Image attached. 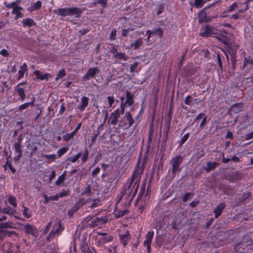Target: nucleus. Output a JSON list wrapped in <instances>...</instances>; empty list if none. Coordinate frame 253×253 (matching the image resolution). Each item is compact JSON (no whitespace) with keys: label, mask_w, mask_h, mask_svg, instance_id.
<instances>
[{"label":"nucleus","mask_w":253,"mask_h":253,"mask_svg":"<svg viewBox=\"0 0 253 253\" xmlns=\"http://www.w3.org/2000/svg\"><path fill=\"white\" fill-rule=\"evenodd\" d=\"M133 192L131 198L126 199L125 201H122V203L118 205H115V208L114 210V213L116 218L121 217L128 212V208L130 205L131 202L135 196Z\"/></svg>","instance_id":"obj_1"},{"label":"nucleus","mask_w":253,"mask_h":253,"mask_svg":"<svg viewBox=\"0 0 253 253\" xmlns=\"http://www.w3.org/2000/svg\"><path fill=\"white\" fill-rule=\"evenodd\" d=\"M135 120L130 112L126 111L123 117L119 121L118 126L125 130L128 129L133 126Z\"/></svg>","instance_id":"obj_2"},{"label":"nucleus","mask_w":253,"mask_h":253,"mask_svg":"<svg viewBox=\"0 0 253 253\" xmlns=\"http://www.w3.org/2000/svg\"><path fill=\"white\" fill-rule=\"evenodd\" d=\"M140 159L138 160L137 164L136 165L135 167V169L134 170V171L132 173L133 176H135V177H136V180L135 181L134 183V186H136L135 190H134V194H136L137 192L138 188L139 187V183L141 180V176L143 174L144 169V163H143L142 164H140Z\"/></svg>","instance_id":"obj_3"},{"label":"nucleus","mask_w":253,"mask_h":253,"mask_svg":"<svg viewBox=\"0 0 253 253\" xmlns=\"http://www.w3.org/2000/svg\"><path fill=\"white\" fill-rule=\"evenodd\" d=\"M183 161V157L180 155H178L172 158L170 165H171V172L173 175L181 171L179 167L182 163Z\"/></svg>","instance_id":"obj_4"},{"label":"nucleus","mask_w":253,"mask_h":253,"mask_svg":"<svg viewBox=\"0 0 253 253\" xmlns=\"http://www.w3.org/2000/svg\"><path fill=\"white\" fill-rule=\"evenodd\" d=\"M64 230V227L61 225L60 221L55 223L52 230L46 237V240L50 241L55 238L56 235H60Z\"/></svg>","instance_id":"obj_5"},{"label":"nucleus","mask_w":253,"mask_h":253,"mask_svg":"<svg viewBox=\"0 0 253 253\" xmlns=\"http://www.w3.org/2000/svg\"><path fill=\"white\" fill-rule=\"evenodd\" d=\"M2 253H20L19 245L11 242H7L3 244L2 248Z\"/></svg>","instance_id":"obj_6"},{"label":"nucleus","mask_w":253,"mask_h":253,"mask_svg":"<svg viewBox=\"0 0 253 253\" xmlns=\"http://www.w3.org/2000/svg\"><path fill=\"white\" fill-rule=\"evenodd\" d=\"M136 180V177L132 174L131 177L128 178L127 182L126 183L123 187V189L126 192L127 194H130L132 195L133 192V189H135L136 186H134V183Z\"/></svg>","instance_id":"obj_7"},{"label":"nucleus","mask_w":253,"mask_h":253,"mask_svg":"<svg viewBox=\"0 0 253 253\" xmlns=\"http://www.w3.org/2000/svg\"><path fill=\"white\" fill-rule=\"evenodd\" d=\"M215 29L214 26L208 24L202 28L199 35L203 38L210 37L215 34Z\"/></svg>","instance_id":"obj_8"},{"label":"nucleus","mask_w":253,"mask_h":253,"mask_svg":"<svg viewBox=\"0 0 253 253\" xmlns=\"http://www.w3.org/2000/svg\"><path fill=\"white\" fill-rule=\"evenodd\" d=\"M108 218L107 215L102 216L100 217H97L91 220L88 225L92 228L102 226L108 221Z\"/></svg>","instance_id":"obj_9"},{"label":"nucleus","mask_w":253,"mask_h":253,"mask_svg":"<svg viewBox=\"0 0 253 253\" xmlns=\"http://www.w3.org/2000/svg\"><path fill=\"white\" fill-rule=\"evenodd\" d=\"M24 230L25 233L27 235H30L34 237H37L38 235V232L36 227L33 225L29 223L23 225Z\"/></svg>","instance_id":"obj_10"},{"label":"nucleus","mask_w":253,"mask_h":253,"mask_svg":"<svg viewBox=\"0 0 253 253\" xmlns=\"http://www.w3.org/2000/svg\"><path fill=\"white\" fill-rule=\"evenodd\" d=\"M121 114L119 112V109L115 110L113 112L110 114L108 123L111 125H116L117 123H119V118H120Z\"/></svg>","instance_id":"obj_11"},{"label":"nucleus","mask_w":253,"mask_h":253,"mask_svg":"<svg viewBox=\"0 0 253 253\" xmlns=\"http://www.w3.org/2000/svg\"><path fill=\"white\" fill-rule=\"evenodd\" d=\"M80 248L82 253H92L86 241V237H83L80 242Z\"/></svg>","instance_id":"obj_12"},{"label":"nucleus","mask_w":253,"mask_h":253,"mask_svg":"<svg viewBox=\"0 0 253 253\" xmlns=\"http://www.w3.org/2000/svg\"><path fill=\"white\" fill-rule=\"evenodd\" d=\"M99 72L97 67L89 68L83 77V80L84 81H88L90 78H93Z\"/></svg>","instance_id":"obj_13"},{"label":"nucleus","mask_w":253,"mask_h":253,"mask_svg":"<svg viewBox=\"0 0 253 253\" xmlns=\"http://www.w3.org/2000/svg\"><path fill=\"white\" fill-rule=\"evenodd\" d=\"M132 195L130 194L126 193V192L122 188L120 193L116 198V205H118L120 204L121 201H125L126 199L131 198Z\"/></svg>","instance_id":"obj_14"},{"label":"nucleus","mask_w":253,"mask_h":253,"mask_svg":"<svg viewBox=\"0 0 253 253\" xmlns=\"http://www.w3.org/2000/svg\"><path fill=\"white\" fill-rule=\"evenodd\" d=\"M14 154H15L14 160L15 161H18L20 159L22 155V144H19V143H14Z\"/></svg>","instance_id":"obj_15"},{"label":"nucleus","mask_w":253,"mask_h":253,"mask_svg":"<svg viewBox=\"0 0 253 253\" xmlns=\"http://www.w3.org/2000/svg\"><path fill=\"white\" fill-rule=\"evenodd\" d=\"M113 239V237L110 234L106 235L105 236L100 237L97 240V246H99L111 242Z\"/></svg>","instance_id":"obj_16"},{"label":"nucleus","mask_w":253,"mask_h":253,"mask_svg":"<svg viewBox=\"0 0 253 253\" xmlns=\"http://www.w3.org/2000/svg\"><path fill=\"white\" fill-rule=\"evenodd\" d=\"M54 13L62 17L71 16L70 8L68 7L58 8L54 10Z\"/></svg>","instance_id":"obj_17"},{"label":"nucleus","mask_w":253,"mask_h":253,"mask_svg":"<svg viewBox=\"0 0 253 253\" xmlns=\"http://www.w3.org/2000/svg\"><path fill=\"white\" fill-rule=\"evenodd\" d=\"M226 207V205L224 203H219L214 209L213 212L214 213V217L218 218L223 212Z\"/></svg>","instance_id":"obj_18"},{"label":"nucleus","mask_w":253,"mask_h":253,"mask_svg":"<svg viewBox=\"0 0 253 253\" xmlns=\"http://www.w3.org/2000/svg\"><path fill=\"white\" fill-rule=\"evenodd\" d=\"M130 239V234L128 231H126L124 234H119L120 241L124 247L127 246Z\"/></svg>","instance_id":"obj_19"},{"label":"nucleus","mask_w":253,"mask_h":253,"mask_svg":"<svg viewBox=\"0 0 253 253\" xmlns=\"http://www.w3.org/2000/svg\"><path fill=\"white\" fill-rule=\"evenodd\" d=\"M207 7V6H206L203 9L201 10L198 13L199 23H202L203 22H208L210 20V19L207 17V13L205 12V10Z\"/></svg>","instance_id":"obj_20"},{"label":"nucleus","mask_w":253,"mask_h":253,"mask_svg":"<svg viewBox=\"0 0 253 253\" xmlns=\"http://www.w3.org/2000/svg\"><path fill=\"white\" fill-rule=\"evenodd\" d=\"M146 188V179L143 180L141 185V187L139 192V193L137 195V197L136 198V199L135 202V207H137V205L138 204V203L140 199H141L142 197L143 196Z\"/></svg>","instance_id":"obj_21"},{"label":"nucleus","mask_w":253,"mask_h":253,"mask_svg":"<svg viewBox=\"0 0 253 253\" xmlns=\"http://www.w3.org/2000/svg\"><path fill=\"white\" fill-rule=\"evenodd\" d=\"M71 16H74L75 18H80L84 11V9L72 7L70 8Z\"/></svg>","instance_id":"obj_22"},{"label":"nucleus","mask_w":253,"mask_h":253,"mask_svg":"<svg viewBox=\"0 0 253 253\" xmlns=\"http://www.w3.org/2000/svg\"><path fill=\"white\" fill-rule=\"evenodd\" d=\"M126 99L125 102L127 105V106L130 107L132 106L134 103V94L129 91H126Z\"/></svg>","instance_id":"obj_23"},{"label":"nucleus","mask_w":253,"mask_h":253,"mask_svg":"<svg viewBox=\"0 0 253 253\" xmlns=\"http://www.w3.org/2000/svg\"><path fill=\"white\" fill-rule=\"evenodd\" d=\"M27 72H28L27 65L26 63H24L22 64V65H21L20 67V69L18 72V76L16 77L17 80H19L23 78L24 76V74L25 73H27Z\"/></svg>","instance_id":"obj_24"},{"label":"nucleus","mask_w":253,"mask_h":253,"mask_svg":"<svg viewBox=\"0 0 253 253\" xmlns=\"http://www.w3.org/2000/svg\"><path fill=\"white\" fill-rule=\"evenodd\" d=\"M14 91L19 96V99L22 101H24L26 97L24 88L18 86V85H16L14 87Z\"/></svg>","instance_id":"obj_25"},{"label":"nucleus","mask_w":253,"mask_h":253,"mask_svg":"<svg viewBox=\"0 0 253 253\" xmlns=\"http://www.w3.org/2000/svg\"><path fill=\"white\" fill-rule=\"evenodd\" d=\"M81 104L78 107L80 111H84L88 105L89 98L86 96H83L81 98Z\"/></svg>","instance_id":"obj_26"},{"label":"nucleus","mask_w":253,"mask_h":253,"mask_svg":"<svg viewBox=\"0 0 253 253\" xmlns=\"http://www.w3.org/2000/svg\"><path fill=\"white\" fill-rule=\"evenodd\" d=\"M154 235L153 231H150L145 235V240L143 242L144 245L151 244L152 239Z\"/></svg>","instance_id":"obj_27"},{"label":"nucleus","mask_w":253,"mask_h":253,"mask_svg":"<svg viewBox=\"0 0 253 253\" xmlns=\"http://www.w3.org/2000/svg\"><path fill=\"white\" fill-rule=\"evenodd\" d=\"M243 104L242 103H236L232 105L231 108V110L234 113H238L242 111L243 108Z\"/></svg>","instance_id":"obj_28"},{"label":"nucleus","mask_w":253,"mask_h":253,"mask_svg":"<svg viewBox=\"0 0 253 253\" xmlns=\"http://www.w3.org/2000/svg\"><path fill=\"white\" fill-rule=\"evenodd\" d=\"M15 211V210L11 208L9 206H7L2 209L0 208V213H5L9 215H13Z\"/></svg>","instance_id":"obj_29"},{"label":"nucleus","mask_w":253,"mask_h":253,"mask_svg":"<svg viewBox=\"0 0 253 253\" xmlns=\"http://www.w3.org/2000/svg\"><path fill=\"white\" fill-rule=\"evenodd\" d=\"M210 0H194V2L192 3L190 2V5H193L196 8H200L202 7L204 4Z\"/></svg>","instance_id":"obj_30"},{"label":"nucleus","mask_w":253,"mask_h":253,"mask_svg":"<svg viewBox=\"0 0 253 253\" xmlns=\"http://www.w3.org/2000/svg\"><path fill=\"white\" fill-rule=\"evenodd\" d=\"M23 9V8L21 6H18L16 7V8H14V9L12 11V14H15L16 16L15 17V19H18L19 18H21L23 17V14L20 12Z\"/></svg>","instance_id":"obj_31"},{"label":"nucleus","mask_w":253,"mask_h":253,"mask_svg":"<svg viewBox=\"0 0 253 253\" xmlns=\"http://www.w3.org/2000/svg\"><path fill=\"white\" fill-rule=\"evenodd\" d=\"M22 24L24 27L28 26L29 27H31L36 25V23L33 19L28 18L23 20Z\"/></svg>","instance_id":"obj_32"},{"label":"nucleus","mask_w":253,"mask_h":253,"mask_svg":"<svg viewBox=\"0 0 253 253\" xmlns=\"http://www.w3.org/2000/svg\"><path fill=\"white\" fill-rule=\"evenodd\" d=\"M143 40L141 38H139L137 40L135 41L133 43L130 44L131 47H132L134 50H136L142 45Z\"/></svg>","instance_id":"obj_33"},{"label":"nucleus","mask_w":253,"mask_h":253,"mask_svg":"<svg viewBox=\"0 0 253 253\" xmlns=\"http://www.w3.org/2000/svg\"><path fill=\"white\" fill-rule=\"evenodd\" d=\"M100 4L101 6V11L102 12L104 9L107 6V0H95L93 2V4L96 5L97 4Z\"/></svg>","instance_id":"obj_34"},{"label":"nucleus","mask_w":253,"mask_h":253,"mask_svg":"<svg viewBox=\"0 0 253 253\" xmlns=\"http://www.w3.org/2000/svg\"><path fill=\"white\" fill-rule=\"evenodd\" d=\"M88 202L90 201L92 202L91 204L89 206V207L92 209H94L96 207H97L101 205V201L99 199H87Z\"/></svg>","instance_id":"obj_35"},{"label":"nucleus","mask_w":253,"mask_h":253,"mask_svg":"<svg viewBox=\"0 0 253 253\" xmlns=\"http://www.w3.org/2000/svg\"><path fill=\"white\" fill-rule=\"evenodd\" d=\"M42 2L40 0H38L32 4L30 7V10L32 11L40 9L42 7Z\"/></svg>","instance_id":"obj_36"},{"label":"nucleus","mask_w":253,"mask_h":253,"mask_svg":"<svg viewBox=\"0 0 253 253\" xmlns=\"http://www.w3.org/2000/svg\"><path fill=\"white\" fill-rule=\"evenodd\" d=\"M43 197L44 198V201H43L44 204H47L49 200H52V201L58 200V197H57V196H56V195L48 197L47 195L43 194Z\"/></svg>","instance_id":"obj_37"},{"label":"nucleus","mask_w":253,"mask_h":253,"mask_svg":"<svg viewBox=\"0 0 253 253\" xmlns=\"http://www.w3.org/2000/svg\"><path fill=\"white\" fill-rule=\"evenodd\" d=\"M23 210L22 211L23 216L26 218H29L31 217V211L24 205H22Z\"/></svg>","instance_id":"obj_38"},{"label":"nucleus","mask_w":253,"mask_h":253,"mask_svg":"<svg viewBox=\"0 0 253 253\" xmlns=\"http://www.w3.org/2000/svg\"><path fill=\"white\" fill-rule=\"evenodd\" d=\"M114 58L126 61L128 59V56L126 55L124 52H119L118 54H116Z\"/></svg>","instance_id":"obj_39"},{"label":"nucleus","mask_w":253,"mask_h":253,"mask_svg":"<svg viewBox=\"0 0 253 253\" xmlns=\"http://www.w3.org/2000/svg\"><path fill=\"white\" fill-rule=\"evenodd\" d=\"M35 99L31 102L25 103L21 105H20L18 107L19 111H22L26 108H27L29 106H32L34 104Z\"/></svg>","instance_id":"obj_40"},{"label":"nucleus","mask_w":253,"mask_h":253,"mask_svg":"<svg viewBox=\"0 0 253 253\" xmlns=\"http://www.w3.org/2000/svg\"><path fill=\"white\" fill-rule=\"evenodd\" d=\"M76 135V133H75L73 131H72L70 133H66L63 135V140L65 142H67L70 139L74 137Z\"/></svg>","instance_id":"obj_41"},{"label":"nucleus","mask_w":253,"mask_h":253,"mask_svg":"<svg viewBox=\"0 0 253 253\" xmlns=\"http://www.w3.org/2000/svg\"><path fill=\"white\" fill-rule=\"evenodd\" d=\"M218 164L216 162H208L207 163V168L206 169V170L208 172L211 170H212L214 169Z\"/></svg>","instance_id":"obj_42"},{"label":"nucleus","mask_w":253,"mask_h":253,"mask_svg":"<svg viewBox=\"0 0 253 253\" xmlns=\"http://www.w3.org/2000/svg\"><path fill=\"white\" fill-rule=\"evenodd\" d=\"M189 133L188 132L186 133L181 138L180 141H177V143L178 144V148H180L182 146V145L185 143V142L188 140L189 137Z\"/></svg>","instance_id":"obj_43"},{"label":"nucleus","mask_w":253,"mask_h":253,"mask_svg":"<svg viewBox=\"0 0 253 253\" xmlns=\"http://www.w3.org/2000/svg\"><path fill=\"white\" fill-rule=\"evenodd\" d=\"M153 32L154 35H157L160 38L163 37L164 32L160 27L153 28Z\"/></svg>","instance_id":"obj_44"},{"label":"nucleus","mask_w":253,"mask_h":253,"mask_svg":"<svg viewBox=\"0 0 253 253\" xmlns=\"http://www.w3.org/2000/svg\"><path fill=\"white\" fill-rule=\"evenodd\" d=\"M89 152L87 148H85L83 155L81 157V161L83 163H85L88 160Z\"/></svg>","instance_id":"obj_45"},{"label":"nucleus","mask_w":253,"mask_h":253,"mask_svg":"<svg viewBox=\"0 0 253 253\" xmlns=\"http://www.w3.org/2000/svg\"><path fill=\"white\" fill-rule=\"evenodd\" d=\"M44 157L45 158L47 163L53 162L56 159V156L55 154H46L44 156Z\"/></svg>","instance_id":"obj_46"},{"label":"nucleus","mask_w":253,"mask_h":253,"mask_svg":"<svg viewBox=\"0 0 253 253\" xmlns=\"http://www.w3.org/2000/svg\"><path fill=\"white\" fill-rule=\"evenodd\" d=\"M157 10L156 11V14L157 15H160L165 10L164 4L162 3H159L157 4Z\"/></svg>","instance_id":"obj_47"},{"label":"nucleus","mask_w":253,"mask_h":253,"mask_svg":"<svg viewBox=\"0 0 253 253\" xmlns=\"http://www.w3.org/2000/svg\"><path fill=\"white\" fill-rule=\"evenodd\" d=\"M65 179V172L58 176L57 180L55 181V184L59 186L64 181Z\"/></svg>","instance_id":"obj_48"},{"label":"nucleus","mask_w":253,"mask_h":253,"mask_svg":"<svg viewBox=\"0 0 253 253\" xmlns=\"http://www.w3.org/2000/svg\"><path fill=\"white\" fill-rule=\"evenodd\" d=\"M68 150V148L66 147H62L59 149L57 151L58 157L60 158L64 154H65Z\"/></svg>","instance_id":"obj_49"},{"label":"nucleus","mask_w":253,"mask_h":253,"mask_svg":"<svg viewBox=\"0 0 253 253\" xmlns=\"http://www.w3.org/2000/svg\"><path fill=\"white\" fill-rule=\"evenodd\" d=\"M8 202L10 204V205L16 208L17 207V203L16 198L13 197L12 196H10L8 198Z\"/></svg>","instance_id":"obj_50"},{"label":"nucleus","mask_w":253,"mask_h":253,"mask_svg":"<svg viewBox=\"0 0 253 253\" xmlns=\"http://www.w3.org/2000/svg\"><path fill=\"white\" fill-rule=\"evenodd\" d=\"M116 248L117 247L115 246L112 247V248H110L109 247L104 246L103 249L101 251V252L104 253L105 251H106L108 253H112L113 251H114L115 253H116Z\"/></svg>","instance_id":"obj_51"},{"label":"nucleus","mask_w":253,"mask_h":253,"mask_svg":"<svg viewBox=\"0 0 253 253\" xmlns=\"http://www.w3.org/2000/svg\"><path fill=\"white\" fill-rule=\"evenodd\" d=\"M126 107H128L127 106V105L125 103V102H121V104H120V108H118L119 109V112L120 113V114H121L122 115H123L124 114H125V108Z\"/></svg>","instance_id":"obj_52"},{"label":"nucleus","mask_w":253,"mask_h":253,"mask_svg":"<svg viewBox=\"0 0 253 253\" xmlns=\"http://www.w3.org/2000/svg\"><path fill=\"white\" fill-rule=\"evenodd\" d=\"M82 153L81 152H79L75 155L74 156L71 157L69 158L68 160L72 163H75L77 162L79 158L81 156Z\"/></svg>","instance_id":"obj_53"},{"label":"nucleus","mask_w":253,"mask_h":253,"mask_svg":"<svg viewBox=\"0 0 253 253\" xmlns=\"http://www.w3.org/2000/svg\"><path fill=\"white\" fill-rule=\"evenodd\" d=\"M2 229H8L13 228V224L11 222L7 221L1 223Z\"/></svg>","instance_id":"obj_54"},{"label":"nucleus","mask_w":253,"mask_h":253,"mask_svg":"<svg viewBox=\"0 0 253 253\" xmlns=\"http://www.w3.org/2000/svg\"><path fill=\"white\" fill-rule=\"evenodd\" d=\"M66 75L65 71L64 69H62L59 71L58 73L57 74L56 77H55V80L58 81L59 79L63 78Z\"/></svg>","instance_id":"obj_55"},{"label":"nucleus","mask_w":253,"mask_h":253,"mask_svg":"<svg viewBox=\"0 0 253 253\" xmlns=\"http://www.w3.org/2000/svg\"><path fill=\"white\" fill-rule=\"evenodd\" d=\"M193 99L190 95H187L184 99V102L186 105H192Z\"/></svg>","instance_id":"obj_56"},{"label":"nucleus","mask_w":253,"mask_h":253,"mask_svg":"<svg viewBox=\"0 0 253 253\" xmlns=\"http://www.w3.org/2000/svg\"><path fill=\"white\" fill-rule=\"evenodd\" d=\"M216 56H217V64L221 70L222 69V60H221V55L217 52L216 53Z\"/></svg>","instance_id":"obj_57"},{"label":"nucleus","mask_w":253,"mask_h":253,"mask_svg":"<svg viewBox=\"0 0 253 253\" xmlns=\"http://www.w3.org/2000/svg\"><path fill=\"white\" fill-rule=\"evenodd\" d=\"M117 35V30L115 29H113L111 31V33L109 35V39L111 41H114L116 38Z\"/></svg>","instance_id":"obj_58"},{"label":"nucleus","mask_w":253,"mask_h":253,"mask_svg":"<svg viewBox=\"0 0 253 253\" xmlns=\"http://www.w3.org/2000/svg\"><path fill=\"white\" fill-rule=\"evenodd\" d=\"M133 28H127V29H123L122 30V36L123 37H127L128 33L130 31H133Z\"/></svg>","instance_id":"obj_59"},{"label":"nucleus","mask_w":253,"mask_h":253,"mask_svg":"<svg viewBox=\"0 0 253 253\" xmlns=\"http://www.w3.org/2000/svg\"><path fill=\"white\" fill-rule=\"evenodd\" d=\"M69 193V192L68 191L63 189L62 191L56 194V196L58 197V200L59 199V198H61L67 196Z\"/></svg>","instance_id":"obj_60"},{"label":"nucleus","mask_w":253,"mask_h":253,"mask_svg":"<svg viewBox=\"0 0 253 253\" xmlns=\"http://www.w3.org/2000/svg\"><path fill=\"white\" fill-rule=\"evenodd\" d=\"M251 196L252 194L251 192L243 193V195L242 196L240 199V201H241L242 202H245L246 200H247L248 199L251 197Z\"/></svg>","instance_id":"obj_61"},{"label":"nucleus","mask_w":253,"mask_h":253,"mask_svg":"<svg viewBox=\"0 0 253 253\" xmlns=\"http://www.w3.org/2000/svg\"><path fill=\"white\" fill-rule=\"evenodd\" d=\"M107 100L108 101V106L109 107H112L113 104L115 102V98L113 95H109L107 97Z\"/></svg>","instance_id":"obj_62"},{"label":"nucleus","mask_w":253,"mask_h":253,"mask_svg":"<svg viewBox=\"0 0 253 253\" xmlns=\"http://www.w3.org/2000/svg\"><path fill=\"white\" fill-rule=\"evenodd\" d=\"M138 63L137 62H134L132 65H131L129 68V71L131 73L134 72L138 67Z\"/></svg>","instance_id":"obj_63"},{"label":"nucleus","mask_w":253,"mask_h":253,"mask_svg":"<svg viewBox=\"0 0 253 253\" xmlns=\"http://www.w3.org/2000/svg\"><path fill=\"white\" fill-rule=\"evenodd\" d=\"M192 195V193H191L190 192L186 193L182 198L183 202L184 203L186 202L189 199L192 198V197H191V196Z\"/></svg>","instance_id":"obj_64"}]
</instances>
